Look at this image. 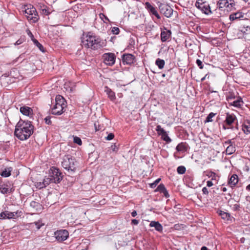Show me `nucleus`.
Returning a JSON list of instances; mask_svg holds the SVG:
<instances>
[{
	"instance_id": "1",
	"label": "nucleus",
	"mask_w": 250,
	"mask_h": 250,
	"mask_svg": "<svg viewBox=\"0 0 250 250\" xmlns=\"http://www.w3.org/2000/svg\"><path fill=\"white\" fill-rule=\"evenodd\" d=\"M33 131L34 126L30 121L20 120L16 125L14 134L20 140L24 141L31 136Z\"/></svg>"
},
{
	"instance_id": "2",
	"label": "nucleus",
	"mask_w": 250,
	"mask_h": 250,
	"mask_svg": "<svg viewBox=\"0 0 250 250\" xmlns=\"http://www.w3.org/2000/svg\"><path fill=\"white\" fill-rule=\"evenodd\" d=\"M82 43L84 47L93 50H97L102 47L100 39L92 35H87L83 37Z\"/></svg>"
},
{
	"instance_id": "3",
	"label": "nucleus",
	"mask_w": 250,
	"mask_h": 250,
	"mask_svg": "<svg viewBox=\"0 0 250 250\" xmlns=\"http://www.w3.org/2000/svg\"><path fill=\"white\" fill-rule=\"evenodd\" d=\"M66 103L64 98L58 95L55 98V103L51 108V113L55 115H60L65 110Z\"/></svg>"
},
{
	"instance_id": "4",
	"label": "nucleus",
	"mask_w": 250,
	"mask_h": 250,
	"mask_svg": "<svg viewBox=\"0 0 250 250\" xmlns=\"http://www.w3.org/2000/svg\"><path fill=\"white\" fill-rule=\"evenodd\" d=\"M21 11L27 19L30 22L35 23L38 21L39 16L36 9L31 5H25L21 7Z\"/></svg>"
},
{
	"instance_id": "5",
	"label": "nucleus",
	"mask_w": 250,
	"mask_h": 250,
	"mask_svg": "<svg viewBox=\"0 0 250 250\" xmlns=\"http://www.w3.org/2000/svg\"><path fill=\"white\" fill-rule=\"evenodd\" d=\"M62 167L68 172H74L77 168V162L75 159L69 155H65L62 162Z\"/></svg>"
},
{
	"instance_id": "6",
	"label": "nucleus",
	"mask_w": 250,
	"mask_h": 250,
	"mask_svg": "<svg viewBox=\"0 0 250 250\" xmlns=\"http://www.w3.org/2000/svg\"><path fill=\"white\" fill-rule=\"evenodd\" d=\"M217 5L219 9L226 8L227 11H229L234 8L235 2L233 0H220L217 2Z\"/></svg>"
},
{
	"instance_id": "7",
	"label": "nucleus",
	"mask_w": 250,
	"mask_h": 250,
	"mask_svg": "<svg viewBox=\"0 0 250 250\" xmlns=\"http://www.w3.org/2000/svg\"><path fill=\"white\" fill-rule=\"evenodd\" d=\"M14 190L13 184L9 181H6L0 184V192L3 194L11 193Z\"/></svg>"
},
{
	"instance_id": "8",
	"label": "nucleus",
	"mask_w": 250,
	"mask_h": 250,
	"mask_svg": "<svg viewBox=\"0 0 250 250\" xmlns=\"http://www.w3.org/2000/svg\"><path fill=\"white\" fill-rule=\"evenodd\" d=\"M195 6L206 15H208L212 13L209 5L207 4L206 2L203 1L202 0H197L195 3Z\"/></svg>"
},
{
	"instance_id": "9",
	"label": "nucleus",
	"mask_w": 250,
	"mask_h": 250,
	"mask_svg": "<svg viewBox=\"0 0 250 250\" xmlns=\"http://www.w3.org/2000/svg\"><path fill=\"white\" fill-rule=\"evenodd\" d=\"M51 173L50 176L53 179V182L55 183H60L62 179V173L59 169L55 167H52L50 169Z\"/></svg>"
},
{
	"instance_id": "10",
	"label": "nucleus",
	"mask_w": 250,
	"mask_h": 250,
	"mask_svg": "<svg viewBox=\"0 0 250 250\" xmlns=\"http://www.w3.org/2000/svg\"><path fill=\"white\" fill-rule=\"evenodd\" d=\"M158 6L160 12L164 15L167 18H169L171 16L173 10L169 5L161 3Z\"/></svg>"
},
{
	"instance_id": "11",
	"label": "nucleus",
	"mask_w": 250,
	"mask_h": 250,
	"mask_svg": "<svg viewBox=\"0 0 250 250\" xmlns=\"http://www.w3.org/2000/svg\"><path fill=\"white\" fill-rule=\"evenodd\" d=\"M21 211L10 212L7 210L1 212L0 213V219H15L21 216Z\"/></svg>"
},
{
	"instance_id": "12",
	"label": "nucleus",
	"mask_w": 250,
	"mask_h": 250,
	"mask_svg": "<svg viewBox=\"0 0 250 250\" xmlns=\"http://www.w3.org/2000/svg\"><path fill=\"white\" fill-rule=\"evenodd\" d=\"M103 58L106 64L111 66L115 63L116 56L114 53H107L103 55Z\"/></svg>"
},
{
	"instance_id": "13",
	"label": "nucleus",
	"mask_w": 250,
	"mask_h": 250,
	"mask_svg": "<svg viewBox=\"0 0 250 250\" xmlns=\"http://www.w3.org/2000/svg\"><path fill=\"white\" fill-rule=\"evenodd\" d=\"M68 232L65 230H59L54 233V236L59 242H62L65 240L68 237Z\"/></svg>"
},
{
	"instance_id": "14",
	"label": "nucleus",
	"mask_w": 250,
	"mask_h": 250,
	"mask_svg": "<svg viewBox=\"0 0 250 250\" xmlns=\"http://www.w3.org/2000/svg\"><path fill=\"white\" fill-rule=\"evenodd\" d=\"M236 117L233 114H230L227 113L226 115V119L225 121V124L223 125V128L224 130L229 129V127H228L227 125H231L235 121Z\"/></svg>"
},
{
	"instance_id": "15",
	"label": "nucleus",
	"mask_w": 250,
	"mask_h": 250,
	"mask_svg": "<svg viewBox=\"0 0 250 250\" xmlns=\"http://www.w3.org/2000/svg\"><path fill=\"white\" fill-rule=\"evenodd\" d=\"M135 57L131 54H124L122 56V61L124 64H131L133 63Z\"/></svg>"
},
{
	"instance_id": "16",
	"label": "nucleus",
	"mask_w": 250,
	"mask_h": 250,
	"mask_svg": "<svg viewBox=\"0 0 250 250\" xmlns=\"http://www.w3.org/2000/svg\"><path fill=\"white\" fill-rule=\"evenodd\" d=\"M246 19V15L242 13V12H238L233 13L229 15V20L231 21H233L236 20H244Z\"/></svg>"
},
{
	"instance_id": "17",
	"label": "nucleus",
	"mask_w": 250,
	"mask_h": 250,
	"mask_svg": "<svg viewBox=\"0 0 250 250\" xmlns=\"http://www.w3.org/2000/svg\"><path fill=\"white\" fill-rule=\"evenodd\" d=\"M75 83L73 82L69 79H65V82L64 83V88L66 91L68 92H72L73 91L75 87Z\"/></svg>"
},
{
	"instance_id": "18",
	"label": "nucleus",
	"mask_w": 250,
	"mask_h": 250,
	"mask_svg": "<svg viewBox=\"0 0 250 250\" xmlns=\"http://www.w3.org/2000/svg\"><path fill=\"white\" fill-rule=\"evenodd\" d=\"M145 6L146 8L150 13L155 16L158 19L161 18L155 8L153 7L149 2H146Z\"/></svg>"
},
{
	"instance_id": "19",
	"label": "nucleus",
	"mask_w": 250,
	"mask_h": 250,
	"mask_svg": "<svg viewBox=\"0 0 250 250\" xmlns=\"http://www.w3.org/2000/svg\"><path fill=\"white\" fill-rule=\"evenodd\" d=\"M104 92L108 95V97L111 101H114L116 99V96L115 93L108 86L104 87Z\"/></svg>"
},
{
	"instance_id": "20",
	"label": "nucleus",
	"mask_w": 250,
	"mask_h": 250,
	"mask_svg": "<svg viewBox=\"0 0 250 250\" xmlns=\"http://www.w3.org/2000/svg\"><path fill=\"white\" fill-rule=\"evenodd\" d=\"M171 31L168 30H165L162 31L161 33V39L163 42L167 41L170 37Z\"/></svg>"
},
{
	"instance_id": "21",
	"label": "nucleus",
	"mask_w": 250,
	"mask_h": 250,
	"mask_svg": "<svg viewBox=\"0 0 250 250\" xmlns=\"http://www.w3.org/2000/svg\"><path fill=\"white\" fill-rule=\"evenodd\" d=\"M238 182V177L236 174L232 175L229 179V184L231 186H234Z\"/></svg>"
},
{
	"instance_id": "22",
	"label": "nucleus",
	"mask_w": 250,
	"mask_h": 250,
	"mask_svg": "<svg viewBox=\"0 0 250 250\" xmlns=\"http://www.w3.org/2000/svg\"><path fill=\"white\" fill-rule=\"evenodd\" d=\"M21 112L26 116H29L32 112V109L28 106H22L20 108Z\"/></svg>"
},
{
	"instance_id": "23",
	"label": "nucleus",
	"mask_w": 250,
	"mask_h": 250,
	"mask_svg": "<svg viewBox=\"0 0 250 250\" xmlns=\"http://www.w3.org/2000/svg\"><path fill=\"white\" fill-rule=\"evenodd\" d=\"M150 227L155 228V229L159 232L163 230V227L159 222L151 221L149 224Z\"/></svg>"
},
{
	"instance_id": "24",
	"label": "nucleus",
	"mask_w": 250,
	"mask_h": 250,
	"mask_svg": "<svg viewBox=\"0 0 250 250\" xmlns=\"http://www.w3.org/2000/svg\"><path fill=\"white\" fill-rule=\"evenodd\" d=\"M235 99L236 100L234 99L232 100L229 103V104L235 107H240L241 105V103H242L241 99L239 97H236Z\"/></svg>"
},
{
	"instance_id": "25",
	"label": "nucleus",
	"mask_w": 250,
	"mask_h": 250,
	"mask_svg": "<svg viewBox=\"0 0 250 250\" xmlns=\"http://www.w3.org/2000/svg\"><path fill=\"white\" fill-rule=\"evenodd\" d=\"M30 206L34 208L36 211H40L42 209V206L38 202L32 201L30 204Z\"/></svg>"
},
{
	"instance_id": "26",
	"label": "nucleus",
	"mask_w": 250,
	"mask_h": 250,
	"mask_svg": "<svg viewBox=\"0 0 250 250\" xmlns=\"http://www.w3.org/2000/svg\"><path fill=\"white\" fill-rule=\"evenodd\" d=\"M12 168L11 167L5 168L1 173L0 175L4 177H8L11 175Z\"/></svg>"
},
{
	"instance_id": "27",
	"label": "nucleus",
	"mask_w": 250,
	"mask_h": 250,
	"mask_svg": "<svg viewBox=\"0 0 250 250\" xmlns=\"http://www.w3.org/2000/svg\"><path fill=\"white\" fill-rule=\"evenodd\" d=\"M218 214L221 217V218L224 220H231L230 215L228 212H226L224 211L220 210L218 212Z\"/></svg>"
},
{
	"instance_id": "28",
	"label": "nucleus",
	"mask_w": 250,
	"mask_h": 250,
	"mask_svg": "<svg viewBox=\"0 0 250 250\" xmlns=\"http://www.w3.org/2000/svg\"><path fill=\"white\" fill-rule=\"evenodd\" d=\"M236 98L235 94L233 92H229L226 95V100L229 104Z\"/></svg>"
},
{
	"instance_id": "29",
	"label": "nucleus",
	"mask_w": 250,
	"mask_h": 250,
	"mask_svg": "<svg viewBox=\"0 0 250 250\" xmlns=\"http://www.w3.org/2000/svg\"><path fill=\"white\" fill-rule=\"evenodd\" d=\"M176 149L177 151H185L187 150V148L185 143H181L177 146Z\"/></svg>"
},
{
	"instance_id": "30",
	"label": "nucleus",
	"mask_w": 250,
	"mask_h": 250,
	"mask_svg": "<svg viewBox=\"0 0 250 250\" xmlns=\"http://www.w3.org/2000/svg\"><path fill=\"white\" fill-rule=\"evenodd\" d=\"M235 151V147L231 144L227 147L226 150V153L229 155L233 153Z\"/></svg>"
},
{
	"instance_id": "31",
	"label": "nucleus",
	"mask_w": 250,
	"mask_h": 250,
	"mask_svg": "<svg viewBox=\"0 0 250 250\" xmlns=\"http://www.w3.org/2000/svg\"><path fill=\"white\" fill-rule=\"evenodd\" d=\"M247 124L248 125H246V124L245 123L242 125V130L245 134H249L250 133V123L248 122Z\"/></svg>"
},
{
	"instance_id": "32",
	"label": "nucleus",
	"mask_w": 250,
	"mask_h": 250,
	"mask_svg": "<svg viewBox=\"0 0 250 250\" xmlns=\"http://www.w3.org/2000/svg\"><path fill=\"white\" fill-rule=\"evenodd\" d=\"M155 63L160 69H162L164 67L165 62L163 60L158 59L156 60Z\"/></svg>"
},
{
	"instance_id": "33",
	"label": "nucleus",
	"mask_w": 250,
	"mask_h": 250,
	"mask_svg": "<svg viewBox=\"0 0 250 250\" xmlns=\"http://www.w3.org/2000/svg\"><path fill=\"white\" fill-rule=\"evenodd\" d=\"M206 176L209 178H211V180H216V177H217V174L211 171H207Z\"/></svg>"
},
{
	"instance_id": "34",
	"label": "nucleus",
	"mask_w": 250,
	"mask_h": 250,
	"mask_svg": "<svg viewBox=\"0 0 250 250\" xmlns=\"http://www.w3.org/2000/svg\"><path fill=\"white\" fill-rule=\"evenodd\" d=\"M156 131L157 132V133L159 135L162 136L163 134H165L166 131L161 127V125H158L156 127Z\"/></svg>"
},
{
	"instance_id": "35",
	"label": "nucleus",
	"mask_w": 250,
	"mask_h": 250,
	"mask_svg": "<svg viewBox=\"0 0 250 250\" xmlns=\"http://www.w3.org/2000/svg\"><path fill=\"white\" fill-rule=\"evenodd\" d=\"M43 183H44V184L46 187L47 186L49 185L50 183H54V182H53V179L50 176V177H45L43 179Z\"/></svg>"
},
{
	"instance_id": "36",
	"label": "nucleus",
	"mask_w": 250,
	"mask_h": 250,
	"mask_svg": "<svg viewBox=\"0 0 250 250\" xmlns=\"http://www.w3.org/2000/svg\"><path fill=\"white\" fill-rule=\"evenodd\" d=\"M186 170V167L183 166H179L177 168V171L178 173L180 174H183L185 173Z\"/></svg>"
},
{
	"instance_id": "37",
	"label": "nucleus",
	"mask_w": 250,
	"mask_h": 250,
	"mask_svg": "<svg viewBox=\"0 0 250 250\" xmlns=\"http://www.w3.org/2000/svg\"><path fill=\"white\" fill-rule=\"evenodd\" d=\"M162 139L166 141L167 143H170L171 141V139L169 137L167 132H165V134H163L161 136Z\"/></svg>"
},
{
	"instance_id": "38",
	"label": "nucleus",
	"mask_w": 250,
	"mask_h": 250,
	"mask_svg": "<svg viewBox=\"0 0 250 250\" xmlns=\"http://www.w3.org/2000/svg\"><path fill=\"white\" fill-rule=\"evenodd\" d=\"M33 41L35 44H36L38 47V48L41 51L43 52H44L43 46L40 42H39L37 40H33Z\"/></svg>"
},
{
	"instance_id": "39",
	"label": "nucleus",
	"mask_w": 250,
	"mask_h": 250,
	"mask_svg": "<svg viewBox=\"0 0 250 250\" xmlns=\"http://www.w3.org/2000/svg\"><path fill=\"white\" fill-rule=\"evenodd\" d=\"M166 189V188L164 185L163 184H161L155 190V191H159L160 193H162V192H163Z\"/></svg>"
},
{
	"instance_id": "40",
	"label": "nucleus",
	"mask_w": 250,
	"mask_h": 250,
	"mask_svg": "<svg viewBox=\"0 0 250 250\" xmlns=\"http://www.w3.org/2000/svg\"><path fill=\"white\" fill-rule=\"evenodd\" d=\"M215 115V114L213 113V112H211L210 113L208 116H207V117L206 118V122H212V118Z\"/></svg>"
},
{
	"instance_id": "41",
	"label": "nucleus",
	"mask_w": 250,
	"mask_h": 250,
	"mask_svg": "<svg viewBox=\"0 0 250 250\" xmlns=\"http://www.w3.org/2000/svg\"><path fill=\"white\" fill-rule=\"evenodd\" d=\"M41 12L42 14L45 15H48L49 14V12L48 11V10L46 9V7L44 5L41 7Z\"/></svg>"
},
{
	"instance_id": "42",
	"label": "nucleus",
	"mask_w": 250,
	"mask_h": 250,
	"mask_svg": "<svg viewBox=\"0 0 250 250\" xmlns=\"http://www.w3.org/2000/svg\"><path fill=\"white\" fill-rule=\"evenodd\" d=\"M73 141L75 143L77 144L78 145L81 146L82 144V142L81 139L77 136L74 137Z\"/></svg>"
},
{
	"instance_id": "43",
	"label": "nucleus",
	"mask_w": 250,
	"mask_h": 250,
	"mask_svg": "<svg viewBox=\"0 0 250 250\" xmlns=\"http://www.w3.org/2000/svg\"><path fill=\"white\" fill-rule=\"evenodd\" d=\"M161 181L160 178H158L157 180H156L153 183L150 184V187L151 188H154L156 187L157 185L159 183V182Z\"/></svg>"
},
{
	"instance_id": "44",
	"label": "nucleus",
	"mask_w": 250,
	"mask_h": 250,
	"mask_svg": "<svg viewBox=\"0 0 250 250\" xmlns=\"http://www.w3.org/2000/svg\"><path fill=\"white\" fill-rule=\"evenodd\" d=\"M111 32L113 34L118 35L120 32V29L118 27H114L112 28Z\"/></svg>"
},
{
	"instance_id": "45",
	"label": "nucleus",
	"mask_w": 250,
	"mask_h": 250,
	"mask_svg": "<svg viewBox=\"0 0 250 250\" xmlns=\"http://www.w3.org/2000/svg\"><path fill=\"white\" fill-rule=\"evenodd\" d=\"M36 186L37 188H38L39 189H41V188H42L45 187L43 182H37L36 184Z\"/></svg>"
},
{
	"instance_id": "46",
	"label": "nucleus",
	"mask_w": 250,
	"mask_h": 250,
	"mask_svg": "<svg viewBox=\"0 0 250 250\" xmlns=\"http://www.w3.org/2000/svg\"><path fill=\"white\" fill-rule=\"evenodd\" d=\"M196 64L198 65V66L200 69H202L203 68V64L201 60H200L199 59H197L196 60Z\"/></svg>"
},
{
	"instance_id": "47",
	"label": "nucleus",
	"mask_w": 250,
	"mask_h": 250,
	"mask_svg": "<svg viewBox=\"0 0 250 250\" xmlns=\"http://www.w3.org/2000/svg\"><path fill=\"white\" fill-rule=\"evenodd\" d=\"M33 224H35V225L36 226V228L38 229H39L41 228L42 226L44 225L43 224H41L40 221L35 222L33 223Z\"/></svg>"
},
{
	"instance_id": "48",
	"label": "nucleus",
	"mask_w": 250,
	"mask_h": 250,
	"mask_svg": "<svg viewBox=\"0 0 250 250\" xmlns=\"http://www.w3.org/2000/svg\"><path fill=\"white\" fill-rule=\"evenodd\" d=\"M44 121L47 125H50L51 124V117L47 116L44 118Z\"/></svg>"
},
{
	"instance_id": "49",
	"label": "nucleus",
	"mask_w": 250,
	"mask_h": 250,
	"mask_svg": "<svg viewBox=\"0 0 250 250\" xmlns=\"http://www.w3.org/2000/svg\"><path fill=\"white\" fill-rule=\"evenodd\" d=\"M100 18L104 21V19L105 20V21H109V19L107 18V17L105 16L104 14L101 13L99 15Z\"/></svg>"
},
{
	"instance_id": "50",
	"label": "nucleus",
	"mask_w": 250,
	"mask_h": 250,
	"mask_svg": "<svg viewBox=\"0 0 250 250\" xmlns=\"http://www.w3.org/2000/svg\"><path fill=\"white\" fill-rule=\"evenodd\" d=\"M114 135L113 133H111L107 135V136L106 137V139L107 140H111L114 138Z\"/></svg>"
},
{
	"instance_id": "51",
	"label": "nucleus",
	"mask_w": 250,
	"mask_h": 250,
	"mask_svg": "<svg viewBox=\"0 0 250 250\" xmlns=\"http://www.w3.org/2000/svg\"><path fill=\"white\" fill-rule=\"evenodd\" d=\"M2 80V81L0 82V83H1V84L2 85V86H4V87H6L7 86V79H1Z\"/></svg>"
},
{
	"instance_id": "52",
	"label": "nucleus",
	"mask_w": 250,
	"mask_h": 250,
	"mask_svg": "<svg viewBox=\"0 0 250 250\" xmlns=\"http://www.w3.org/2000/svg\"><path fill=\"white\" fill-rule=\"evenodd\" d=\"M202 192H203V194H204L207 195L208 194V189L206 187H204L202 188Z\"/></svg>"
},
{
	"instance_id": "53",
	"label": "nucleus",
	"mask_w": 250,
	"mask_h": 250,
	"mask_svg": "<svg viewBox=\"0 0 250 250\" xmlns=\"http://www.w3.org/2000/svg\"><path fill=\"white\" fill-rule=\"evenodd\" d=\"M162 193H163L164 195L166 198H168L169 196V194L168 193V191L167 190V189L166 190H165L163 192H162Z\"/></svg>"
},
{
	"instance_id": "54",
	"label": "nucleus",
	"mask_w": 250,
	"mask_h": 250,
	"mask_svg": "<svg viewBox=\"0 0 250 250\" xmlns=\"http://www.w3.org/2000/svg\"><path fill=\"white\" fill-rule=\"evenodd\" d=\"M131 224L134 225H137L139 224V221L136 219H132L131 220Z\"/></svg>"
},
{
	"instance_id": "55",
	"label": "nucleus",
	"mask_w": 250,
	"mask_h": 250,
	"mask_svg": "<svg viewBox=\"0 0 250 250\" xmlns=\"http://www.w3.org/2000/svg\"><path fill=\"white\" fill-rule=\"evenodd\" d=\"M213 185L212 182L211 181H208L207 182V186L208 187H210Z\"/></svg>"
},
{
	"instance_id": "56",
	"label": "nucleus",
	"mask_w": 250,
	"mask_h": 250,
	"mask_svg": "<svg viewBox=\"0 0 250 250\" xmlns=\"http://www.w3.org/2000/svg\"><path fill=\"white\" fill-rule=\"evenodd\" d=\"M111 148L113 151H115V152L117 151V150L118 149L117 147L115 145H112Z\"/></svg>"
},
{
	"instance_id": "57",
	"label": "nucleus",
	"mask_w": 250,
	"mask_h": 250,
	"mask_svg": "<svg viewBox=\"0 0 250 250\" xmlns=\"http://www.w3.org/2000/svg\"><path fill=\"white\" fill-rule=\"evenodd\" d=\"M244 170L246 171V172H248L249 171V167L247 165H246L244 167V168H243Z\"/></svg>"
},
{
	"instance_id": "58",
	"label": "nucleus",
	"mask_w": 250,
	"mask_h": 250,
	"mask_svg": "<svg viewBox=\"0 0 250 250\" xmlns=\"http://www.w3.org/2000/svg\"><path fill=\"white\" fill-rule=\"evenodd\" d=\"M94 126H95V128L96 131H98V130L101 129V128H100V127H99V125H98V126L97 125V123H96L94 124Z\"/></svg>"
},
{
	"instance_id": "59",
	"label": "nucleus",
	"mask_w": 250,
	"mask_h": 250,
	"mask_svg": "<svg viewBox=\"0 0 250 250\" xmlns=\"http://www.w3.org/2000/svg\"><path fill=\"white\" fill-rule=\"evenodd\" d=\"M137 212L136 210H133L132 212H131V215L132 217H135L136 215H137Z\"/></svg>"
},
{
	"instance_id": "60",
	"label": "nucleus",
	"mask_w": 250,
	"mask_h": 250,
	"mask_svg": "<svg viewBox=\"0 0 250 250\" xmlns=\"http://www.w3.org/2000/svg\"><path fill=\"white\" fill-rule=\"evenodd\" d=\"M117 84V85L118 86H119V87H121V86H125V84H124L121 83L119 82H117V84Z\"/></svg>"
},
{
	"instance_id": "61",
	"label": "nucleus",
	"mask_w": 250,
	"mask_h": 250,
	"mask_svg": "<svg viewBox=\"0 0 250 250\" xmlns=\"http://www.w3.org/2000/svg\"><path fill=\"white\" fill-rule=\"evenodd\" d=\"M7 80H7V85H8L9 83H14V81H11V80H12V79H7Z\"/></svg>"
},
{
	"instance_id": "62",
	"label": "nucleus",
	"mask_w": 250,
	"mask_h": 250,
	"mask_svg": "<svg viewBox=\"0 0 250 250\" xmlns=\"http://www.w3.org/2000/svg\"><path fill=\"white\" fill-rule=\"evenodd\" d=\"M28 35H30V36L31 37L32 40L35 39H34L33 35H32V34L31 33V32L30 31H29Z\"/></svg>"
},
{
	"instance_id": "63",
	"label": "nucleus",
	"mask_w": 250,
	"mask_h": 250,
	"mask_svg": "<svg viewBox=\"0 0 250 250\" xmlns=\"http://www.w3.org/2000/svg\"><path fill=\"white\" fill-rule=\"evenodd\" d=\"M222 191H224V192H226L227 191V188H225V187H224V188H222Z\"/></svg>"
},
{
	"instance_id": "64",
	"label": "nucleus",
	"mask_w": 250,
	"mask_h": 250,
	"mask_svg": "<svg viewBox=\"0 0 250 250\" xmlns=\"http://www.w3.org/2000/svg\"><path fill=\"white\" fill-rule=\"evenodd\" d=\"M201 250H208V248L206 247H203L201 248Z\"/></svg>"
}]
</instances>
